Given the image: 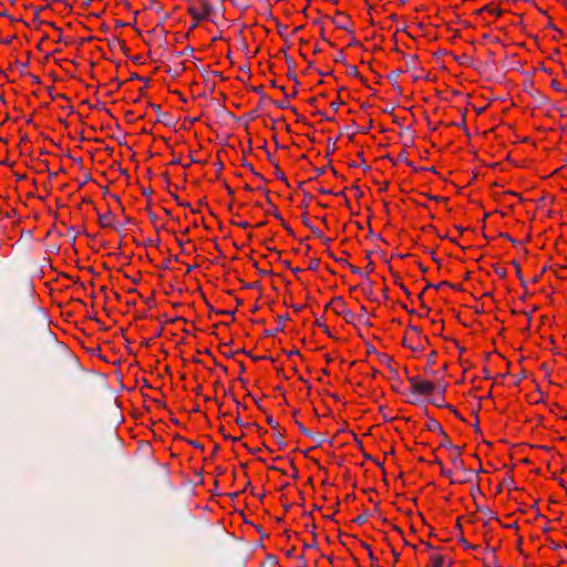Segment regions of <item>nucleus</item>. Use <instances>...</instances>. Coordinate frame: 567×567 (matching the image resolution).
<instances>
[{
  "mask_svg": "<svg viewBox=\"0 0 567 567\" xmlns=\"http://www.w3.org/2000/svg\"><path fill=\"white\" fill-rule=\"evenodd\" d=\"M275 175H276V177H277V178H279L280 181L286 182V184L288 185L287 177H286V175L284 174V172L278 167V165H276Z\"/></svg>",
  "mask_w": 567,
  "mask_h": 567,
  "instance_id": "412c9836",
  "label": "nucleus"
},
{
  "mask_svg": "<svg viewBox=\"0 0 567 567\" xmlns=\"http://www.w3.org/2000/svg\"><path fill=\"white\" fill-rule=\"evenodd\" d=\"M187 442H188L190 445H193L194 447H196V449H200V450H203V449H204L203 444H200L199 442H196V441H187Z\"/></svg>",
  "mask_w": 567,
  "mask_h": 567,
  "instance_id": "49530a36",
  "label": "nucleus"
},
{
  "mask_svg": "<svg viewBox=\"0 0 567 567\" xmlns=\"http://www.w3.org/2000/svg\"><path fill=\"white\" fill-rule=\"evenodd\" d=\"M296 424L298 429L308 437H311L317 441V445H321L323 442H326L327 437L323 433H312L309 431L301 422L296 421Z\"/></svg>",
  "mask_w": 567,
  "mask_h": 567,
  "instance_id": "20e7f679",
  "label": "nucleus"
},
{
  "mask_svg": "<svg viewBox=\"0 0 567 567\" xmlns=\"http://www.w3.org/2000/svg\"><path fill=\"white\" fill-rule=\"evenodd\" d=\"M409 382L413 392L420 395H429L435 390V385L431 381L422 380L417 377L409 378Z\"/></svg>",
  "mask_w": 567,
  "mask_h": 567,
  "instance_id": "f03ea898",
  "label": "nucleus"
},
{
  "mask_svg": "<svg viewBox=\"0 0 567 567\" xmlns=\"http://www.w3.org/2000/svg\"><path fill=\"white\" fill-rule=\"evenodd\" d=\"M186 52H193V49L190 47H187L183 52H179L177 55L183 56Z\"/></svg>",
  "mask_w": 567,
  "mask_h": 567,
  "instance_id": "680f3d73",
  "label": "nucleus"
},
{
  "mask_svg": "<svg viewBox=\"0 0 567 567\" xmlns=\"http://www.w3.org/2000/svg\"><path fill=\"white\" fill-rule=\"evenodd\" d=\"M477 511L482 512L488 519H496L495 513L487 506H476Z\"/></svg>",
  "mask_w": 567,
  "mask_h": 567,
  "instance_id": "4468645a",
  "label": "nucleus"
},
{
  "mask_svg": "<svg viewBox=\"0 0 567 567\" xmlns=\"http://www.w3.org/2000/svg\"><path fill=\"white\" fill-rule=\"evenodd\" d=\"M551 86H553L554 90H556L558 92H564L565 91V89L556 80L551 81Z\"/></svg>",
  "mask_w": 567,
  "mask_h": 567,
  "instance_id": "72a5a7b5",
  "label": "nucleus"
},
{
  "mask_svg": "<svg viewBox=\"0 0 567 567\" xmlns=\"http://www.w3.org/2000/svg\"><path fill=\"white\" fill-rule=\"evenodd\" d=\"M426 429L431 432H436L442 436V441L440 443V446L447 447L452 452L455 453V455L452 457V463L457 468H463V460L460 457L462 453V449L457 445L452 444L451 440L449 439L447 434L444 432L441 424L434 420L430 419L426 423Z\"/></svg>",
  "mask_w": 567,
  "mask_h": 567,
  "instance_id": "f257e3e1",
  "label": "nucleus"
},
{
  "mask_svg": "<svg viewBox=\"0 0 567 567\" xmlns=\"http://www.w3.org/2000/svg\"><path fill=\"white\" fill-rule=\"evenodd\" d=\"M339 104H342V102H341V101H340V102H332V103L330 104V106H331L334 111H337V110H338V105H339Z\"/></svg>",
  "mask_w": 567,
  "mask_h": 567,
  "instance_id": "338daca9",
  "label": "nucleus"
},
{
  "mask_svg": "<svg viewBox=\"0 0 567 567\" xmlns=\"http://www.w3.org/2000/svg\"><path fill=\"white\" fill-rule=\"evenodd\" d=\"M278 32L281 37H285V32L287 31L288 27L282 25L281 23H277Z\"/></svg>",
  "mask_w": 567,
  "mask_h": 567,
  "instance_id": "4c0bfd02",
  "label": "nucleus"
},
{
  "mask_svg": "<svg viewBox=\"0 0 567 567\" xmlns=\"http://www.w3.org/2000/svg\"><path fill=\"white\" fill-rule=\"evenodd\" d=\"M379 355H380L381 361H382L383 363H385V364L388 365V368H389V367H391V362H392V358H391V357H389V355H388V354H385V353H381V354H379Z\"/></svg>",
  "mask_w": 567,
  "mask_h": 567,
  "instance_id": "a878e982",
  "label": "nucleus"
},
{
  "mask_svg": "<svg viewBox=\"0 0 567 567\" xmlns=\"http://www.w3.org/2000/svg\"><path fill=\"white\" fill-rule=\"evenodd\" d=\"M369 558H370V560H371L372 565H373V566H377V561H378V559H377V557L373 555L372 550H370Z\"/></svg>",
  "mask_w": 567,
  "mask_h": 567,
  "instance_id": "de8ad7c7",
  "label": "nucleus"
},
{
  "mask_svg": "<svg viewBox=\"0 0 567 567\" xmlns=\"http://www.w3.org/2000/svg\"><path fill=\"white\" fill-rule=\"evenodd\" d=\"M502 485L506 486L507 488H513L514 487V480L512 477H506L502 482Z\"/></svg>",
  "mask_w": 567,
  "mask_h": 567,
  "instance_id": "cd10ccee",
  "label": "nucleus"
},
{
  "mask_svg": "<svg viewBox=\"0 0 567 567\" xmlns=\"http://www.w3.org/2000/svg\"><path fill=\"white\" fill-rule=\"evenodd\" d=\"M285 59H286V62H287L288 68H289V70H290V72L288 73V78H289L290 80H292V81L298 85V84H299V81H298V79H297V75L293 73V70H295V68H296V63H295V61H293L289 55H287V54L285 55Z\"/></svg>",
  "mask_w": 567,
  "mask_h": 567,
  "instance_id": "423d86ee",
  "label": "nucleus"
},
{
  "mask_svg": "<svg viewBox=\"0 0 567 567\" xmlns=\"http://www.w3.org/2000/svg\"><path fill=\"white\" fill-rule=\"evenodd\" d=\"M432 403L440 408H446L456 414V410L451 404H445L443 399H434L432 400Z\"/></svg>",
  "mask_w": 567,
  "mask_h": 567,
  "instance_id": "f3484780",
  "label": "nucleus"
},
{
  "mask_svg": "<svg viewBox=\"0 0 567 567\" xmlns=\"http://www.w3.org/2000/svg\"><path fill=\"white\" fill-rule=\"evenodd\" d=\"M373 266H374L373 261L370 260L369 265L367 266V275L373 271Z\"/></svg>",
  "mask_w": 567,
  "mask_h": 567,
  "instance_id": "5fc2aeb1",
  "label": "nucleus"
},
{
  "mask_svg": "<svg viewBox=\"0 0 567 567\" xmlns=\"http://www.w3.org/2000/svg\"><path fill=\"white\" fill-rule=\"evenodd\" d=\"M352 126L354 128H357V132H359V133H365L367 132L365 126H362V128H359L354 122L352 123Z\"/></svg>",
  "mask_w": 567,
  "mask_h": 567,
  "instance_id": "bf43d9fd",
  "label": "nucleus"
},
{
  "mask_svg": "<svg viewBox=\"0 0 567 567\" xmlns=\"http://www.w3.org/2000/svg\"><path fill=\"white\" fill-rule=\"evenodd\" d=\"M113 42H116L118 48L123 51L124 54H127V47L125 45L124 41L120 40L118 38H113Z\"/></svg>",
  "mask_w": 567,
  "mask_h": 567,
  "instance_id": "5701e85b",
  "label": "nucleus"
},
{
  "mask_svg": "<svg viewBox=\"0 0 567 567\" xmlns=\"http://www.w3.org/2000/svg\"><path fill=\"white\" fill-rule=\"evenodd\" d=\"M483 10H488L491 13L496 14V16H501L503 13V11L501 9H498V8L492 9L489 6H485L482 9V11Z\"/></svg>",
  "mask_w": 567,
  "mask_h": 567,
  "instance_id": "c756f323",
  "label": "nucleus"
},
{
  "mask_svg": "<svg viewBox=\"0 0 567 567\" xmlns=\"http://www.w3.org/2000/svg\"><path fill=\"white\" fill-rule=\"evenodd\" d=\"M258 285H259V282L256 281V282H252V284H245L244 287L248 288V289H254V288H258Z\"/></svg>",
  "mask_w": 567,
  "mask_h": 567,
  "instance_id": "09e8293b",
  "label": "nucleus"
},
{
  "mask_svg": "<svg viewBox=\"0 0 567 567\" xmlns=\"http://www.w3.org/2000/svg\"><path fill=\"white\" fill-rule=\"evenodd\" d=\"M331 302L339 305V308L333 309L336 315L342 316L348 323L353 322L355 316L351 310H349L346 307V303L343 302L341 297H334Z\"/></svg>",
  "mask_w": 567,
  "mask_h": 567,
  "instance_id": "7ed1b4c3",
  "label": "nucleus"
},
{
  "mask_svg": "<svg viewBox=\"0 0 567 567\" xmlns=\"http://www.w3.org/2000/svg\"><path fill=\"white\" fill-rule=\"evenodd\" d=\"M334 61H336V62H340V63H343V62H344V55H343L342 51H340V52L338 53V55L336 56Z\"/></svg>",
  "mask_w": 567,
  "mask_h": 567,
  "instance_id": "37998d69",
  "label": "nucleus"
},
{
  "mask_svg": "<svg viewBox=\"0 0 567 567\" xmlns=\"http://www.w3.org/2000/svg\"><path fill=\"white\" fill-rule=\"evenodd\" d=\"M251 90H252L254 92H256V93H257V95H260V96H261V99H266V97H267V96H266V94H265V92H264L262 86H254V87H251Z\"/></svg>",
  "mask_w": 567,
  "mask_h": 567,
  "instance_id": "2f4dec72",
  "label": "nucleus"
},
{
  "mask_svg": "<svg viewBox=\"0 0 567 567\" xmlns=\"http://www.w3.org/2000/svg\"><path fill=\"white\" fill-rule=\"evenodd\" d=\"M274 104H275L277 107H279V109H282V110H284V109H290V110H292L293 112H296V109H295V107H292V106H290V105H288V103H286V102H278V101H274Z\"/></svg>",
  "mask_w": 567,
  "mask_h": 567,
  "instance_id": "393cba45",
  "label": "nucleus"
},
{
  "mask_svg": "<svg viewBox=\"0 0 567 567\" xmlns=\"http://www.w3.org/2000/svg\"><path fill=\"white\" fill-rule=\"evenodd\" d=\"M429 198L432 200H436V202H439V200L446 202L447 200V198H445V197H437V196H429Z\"/></svg>",
  "mask_w": 567,
  "mask_h": 567,
  "instance_id": "6e6d98bb",
  "label": "nucleus"
},
{
  "mask_svg": "<svg viewBox=\"0 0 567 567\" xmlns=\"http://www.w3.org/2000/svg\"><path fill=\"white\" fill-rule=\"evenodd\" d=\"M188 13L192 16V18L195 20V27L198 22L206 20L205 14H202L200 11H198L194 6H189L187 9Z\"/></svg>",
  "mask_w": 567,
  "mask_h": 567,
  "instance_id": "6e6552de",
  "label": "nucleus"
},
{
  "mask_svg": "<svg viewBox=\"0 0 567 567\" xmlns=\"http://www.w3.org/2000/svg\"><path fill=\"white\" fill-rule=\"evenodd\" d=\"M317 114H319V115L322 117V120L331 121V118H330V117H328V116H327L323 112H321V111H318V112H317Z\"/></svg>",
  "mask_w": 567,
  "mask_h": 567,
  "instance_id": "0e129e2a",
  "label": "nucleus"
},
{
  "mask_svg": "<svg viewBox=\"0 0 567 567\" xmlns=\"http://www.w3.org/2000/svg\"><path fill=\"white\" fill-rule=\"evenodd\" d=\"M481 488L480 486H473L472 489H471V495L473 496V498L476 497V495L481 494Z\"/></svg>",
  "mask_w": 567,
  "mask_h": 567,
  "instance_id": "a19ab883",
  "label": "nucleus"
},
{
  "mask_svg": "<svg viewBox=\"0 0 567 567\" xmlns=\"http://www.w3.org/2000/svg\"><path fill=\"white\" fill-rule=\"evenodd\" d=\"M398 162H403L405 163L406 165L409 166H412L414 171H416V168L413 166L412 162L408 161V158L405 157V152H401L400 155L398 156Z\"/></svg>",
  "mask_w": 567,
  "mask_h": 567,
  "instance_id": "aec40b11",
  "label": "nucleus"
},
{
  "mask_svg": "<svg viewBox=\"0 0 567 567\" xmlns=\"http://www.w3.org/2000/svg\"><path fill=\"white\" fill-rule=\"evenodd\" d=\"M501 237L509 240L513 245H518V241L515 240L514 238H512L508 234H505V233H501L499 234Z\"/></svg>",
  "mask_w": 567,
  "mask_h": 567,
  "instance_id": "e433bc0d",
  "label": "nucleus"
},
{
  "mask_svg": "<svg viewBox=\"0 0 567 567\" xmlns=\"http://www.w3.org/2000/svg\"><path fill=\"white\" fill-rule=\"evenodd\" d=\"M99 223L102 227H112L113 226V215L111 212L106 214L99 215Z\"/></svg>",
  "mask_w": 567,
  "mask_h": 567,
  "instance_id": "0eeeda50",
  "label": "nucleus"
},
{
  "mask_svg": "<svg viewBox=\"0 0 567 567\" xmlns=\"http://www.w3.org/2000/svg\"><path fill=\"white\" fill-rule=\"evenodd\" d=\"M402 73V70H395V71H392L389 75H388V79L393 82V83H396V80L399 78V75Z\"/></svg>",
  "mask_w": 567,
  "mask_h": 567,
  "instance_id": "4be33fe9",
  "label": "nucleus"
},
{
  "mask_svg": "<svg viewBox=\"0 0 567 567\" xmlns=\"http://www.w3.org/2000/svg\"><path fill=\"white\" fill-rule=\"evenodd\" d=\"M288 319V315L286 316H277V320L282 323L284 321H286Z\"/></svg>",
  "mask_w": 567,
  "mask_h": 567,
  "instance_id": "e2e57ef3",
  "label": "nucleus"
},
{
  "mask_svg": "<svg viewBox=\"0 0 567 567\" xmlns=\"http://www.w3.org/2000/svg\"><path fill=\"white\" fill-rule=\"evenodd\" d=\"M413 342H414V340H412V339H408V338L405 337V338L403 339V341H402V344H403L404 347H408V348H409V344H413Z\"/></svg>",
  "mask_w": 567,
  "mask_h": 567,
  "instance_id": "8fccbe9b",
  "label": "nucleus"
},
{
  "mask_svg": "<svg viewBox=\"0 0 567 567\" xmlns=\"http://www.w3.org/2000/svg\"><path fill=\"white\" fill-rule=\"evenodd\" d=\"M423 341H424L423 338L422 339H417V341H414L413 344H409V348L412 351H422V350H424Z\"/></svg>",
  "mask_w": 567,
  "mask_h": 567,
  "instance_id": "a211bd4d",
  "label": "nucleus"
},
{
  "mask_svg": "<svg viewBox=\"0 0 567 567\" xmlns=\"http://www.w3.org/2000/svg\"><path fill=\"white\" fill-rule=\"evenodd\" d=\"M142 194H143L144 196H151V194H152V189H151V188H143Z\"/></svg>",
  "mask_w": 567,
  "mask_h": 567,
  "instance_id": "052dcab7",
  "label": "nucleus"
},
{
  "mask_svg": "<svg viewBox=\"0 0 567 567\" xmlns=\"http://www.w3.org/2000/svg\"><path fill=\"white\" fill-rule=\"evenodd\" d=\"M444 286H450V282H447V281H442V282H440V284H437V285L435 286V289H439V288L444 287Z\"/></svg>",
  "mask_w": 567,
  "mask_h": 567,
  "instance_id": "69168bd1",
  "label": "nucleus"
},
{
  "mask_svg": "<svg viewBox=\"0 0 567 567\" xmlns=\"http://www.w3.org/2000/svg\"><path fill=\"white\" fill-rule=\"evenodd\" d=\"M389 369H390V371H391V375H392L393 378H398V371H396L395 369H393V368H392V365H391V367H389Z\"/></svg>",
  "mask_w": 567,
  "mask_h": 567,
  "instance_id": "774afa93",
  "label": "nucleus"
},
{
  "mask_svg": "<svg viewBox=\"0 0 567 567\" xmlns=\"http://www.w3.org/2000/svg\"><path fill=\"white\" fill-rule=\"evenodd\" d=\"M276 439H277V443L279 445V449L286 447L287 443L284 441V437H282V435L279 432H276Z\"/></svg>",
  "mask_w": 567,
  "mask_h": 567,
  "instance_id": "bb28decb",
  "label": "nucleus"
},
{
  "mask_svg": "<svg viewBox=\"0 0 567 567\" xmlns=\"http://www.w3.org/2000/svg\"><path fill=\"white\" fill-rule=\"evenodd\" d=\"M148 105L157 113V122H162L168 125L166 121V118L169 116L168 113H162L161 106L158 104L150 103Z\"/></svg>",
  "mask_w": 567,
  "mask_h": 567,
  "instance_id": "1a4fd4ad",
  "label": "nucleus"
},
{
  "mask_svg": "<svg viewBox=\"0 0 567 567\" xmlns=\"http://www.w3.org/2000/svg\"><path fill=\"white\" fill-rule=\"evenodd\" d=\"M319 267V259H311L309 262V269L316 270Z\"/></svg>",
  "mask_w": 567,
  "mask_h": 567,
  "instance_id": "c9c22d12",
  "label": "nucleus"
},
{
  "mask_svg": "<svg viewBox=\"0 0 567 567\" xmlns=\"http://www.w3.org/2000/svg\"><path fill=\"white\" fill-rule=\"evenodd\" d=\"M271 214L275 216V218H277L278 220H282V216L280 215V213L277 210V209H274L271 212Z\"/></svg>",
  "mask_w": 567,
  "mask_h": 567,
  "instance_id": "864d4df0",
  "label": "nucleus"
},
{
  "mask_svg": "<svg viewBox=\"0 0 567 567\" xmlns=\"http://www.w3.org/2000/svg\"><path fill=\"white\" fill-rule=\"evenodd\" d=\"M198 2L202 9L200 12L205 14V19H208L217 12V9L208 0H198Z\"/></svg>",
  "mask_w": 567,
  "mask_h": 567,
  "instance_id": "39448f33",
  "label": "nucleus"
},
{
  "mask_svg": "<svg viewBox=\"0 0 567 567\" xmlns=\"http://www.w3.org/2000/svg\"><path fill=\"white\" fill-rule=\"evenodd\" d=\"M329 256L332 257L337 262H339L342 266H348L349 261L343 258H337L331 251H329Z\"/></svg>",
  "mask_w": 567,
  "mask_h": 567,
  "instance_id": "7c9ffc66",
  "label": "nucleus"
},
{
  "mask_svg": "<svg viewBox=\"0 0 567 567\" xmlns=\"http://www.w3.org/2000/svg\"><path fill=\"white\" fill-rule=\"evenodd\" d=\"M236 225H238L239 227L246 229V228H249L250 225L247 223V221H240V223H237Z\"/></svg>",
  "mask_w": 567,
  "mask_h": 567,
  "instance_id": "4d7b16f0",
  "label": "nucleus"
},
{
  "mask_svg": "<svg viewBox=\"0 0 567 567\" xmlns=\"http://www.w3.org/2000/svg\"><path fill=\"white\" fill-rule=\"evenodd\" d=\"M352 126L354 128H357V132H359V133H365L367 132L365 126H362V128H359L354 122L352 123Z\"/></svg>",
  "mask_w": 567,
  "mask_h": 567,
  "instance_id": "13d9d810",
  "label": "nucleus"
},
{
  "mask_svg": "<svg viewBox=\"0 0 567 567\" xmlns=\"http://www.w3.org/2000/svg\"><path fill=\"white\" fill-rule=\"evenodd\" d=\"M367 520H368V514H367V513H363L362 515H359L358 517H355V518L353 519V523L359 524V525H362V524H364Z\"/></svg>",
  "mask_w": 567,
  "mask_h": 567,
  "instance_id": "b1692460",
  "label": "nucleus"
},
{
  "mask_svg": "<svg viewBox=\"0 0 567 567\" xmlns=\"http://www.w3.org/2000/svg\"><path fill=\"white\" fill-rule=\"evenodd\" d=\"M281 225H282V227H284V228H285V229H286L290 235H292V234H293V231H292V229L290 228V226H289V225H288L284 219L281 220Z\"/></svg>",
  "mask_w": 567,
  "mask_h": 567,
  "instance_id": "a18cd8bd",
  "label": "nucleus"
},
{
  "mask_svg": "<svg viewBox=\"0 0 567 567\" xmlns=\"http://www.w3.org/2000/svg\"><path fill=\"white\" fill-rule=\"evenodd\" d=\"M302 223H303V225H305L306 227H308V228H309V229L315 234V236H316V237H318V238H322V233H321L318 228H316V227L313 226V224H311V221H310V220H309V218L307 217V214H303V215H302Z\"/></svg>",
  "mask_w": 567,
  "mask_h": 567,
  "instance_id": "9d476101",
  "label": "nucleus"
},
{
  "mask_svg": "<svg viewBox=\"0 0 567 567\" xmlns=\"http://www.w3.org/2000/svg\"><path fill=\"white\" fill-rule=\"evenodd\" d=\"M495 272L501 277L504 278L506 276V269L501 267H495Z\"/></svg>",
  "mask_w": 567,
  "mask_h": 567,
  "instance_id": "ea45409f",
  "label": "nucleus"
},
{
  "mask_svg": "<svg viewBox=\"0 0 567 567\" xmlns=\"http://www.w3.org/2000/svg\"><path fill=\"white\" fill-rule=\"evenodd\" d=\"M348 73L352 76H360L358 68L355 65H348Z\"/></svg>",
  "mask_w": 567,
  "mask_h": 567,
  "instance_id": "c85d7f7f",
  "label": "nucleus"
},
{
  "mask_svg": "<svg viewBox=\"0 0 567 567\" xmlns=\"http://www.w3.org/2000/svg\"><path fill=\"white\" fill-rule=\"evenodd\" d=\"M350 21V18L344 16L343 21H337L332 20V22L336 24L337 28L349 31L348 22Z\"/></svg>",
  "mask_w": 567,
  "mask_h": 567,
  "instance_id": "dca6fc26",
  "label": "nucleus"
},
{
  "mask_svg": "<svg viewBox=\"0 0 567 567\" xmlns=\"http://www.w3.org/2000/svg\"><path fill=\"white\" fill-rule=\"evenodd\" d=\"M267 422L274 430H277L279 426V424L272 419V416H268Z\"/></svg>",
  "mask_w": 567,
  "mask_h": 567,
  "instance_id": "f704fd0d",
  "label": "nucleus"
},
{
  "mask_svg": "<svg viewBox=\"0 0 567 567\" xmlns=\"http://www.w3.org/2000/svg\"><path fill=\"white\" fill-rule=\"evenodd\" d=\"M347 267H349V268H350V270H351L353 274H355V275H362V271H361V269H360L359 267L353 266V265H351L350 262H349V265H348Z\"/></svg>",
  "mask_w": 567,
  "mask_h": 567,
  "instance_id": "58836bf2",
  "label": "nucleus"
},
{
  "mask_svg": "<svg viewBox=\"0 0 567 567\" xmlns=\"http://www.w3.org/2000/svg\"><path fill=\"white\" fill-rule=\"evenodd\" d=\"M409 329H410L412 332H414V333L416 334V339H422V338H423V339H424V342H425V343H429V338H427V337L422 336V333H421V331H420V329H419L417 327H415V326H410V327H409Z\"/></svg>",
  "mask_w": 567,
  "mask_h": 567,
  "instance_id": "6ab92c4d",
  "label": "nucleus"
},
{
  "mask_svg": "<svg viewBox=\"0 0 567 567\" xmlns=\"http://www.w3.org/2000/svg\"><path fill=\"white\" fill-rule=\"evenodd\" d=\"M363 456L365 460H370V461H373L377 465L381 466L382 464L377 462L371 455L367 454V453H363Z\"/></svg>",
  "mask_w": 567,
  "mask_h": 567,
  "instance_id": "603ef678",
  "label": "nucleus"
},
{
  "mask_svg": "<svg viewBox=\"0 0 567 567\" xmlns=\"http://www.w3.org/2000/svg\"><path fill=\"white\" fill-rule=\"evenodd\" d=\"M316 324L322 328L326 333L330 334V331L326 324L321 323L319 320L316 321Z\"/></svg>",
  "mask_w": 567,
  "mask_h": 567,
  "instance_id": "c03bdc74",
  "label": "nucleus"
},
{
  "mask_svg": "<svg viewBox=\"0 0 567 567\" xmlns=\"http://www.w3.org/2000/svg\"><path fill=\"white\" fill-rule=\"evenodd\" d=\"M455 60L462 65L473 66V60L466 54L455 56Z\"/></svg>",
  "mask_w": 567,
  "mask_h": 567,
  "instance_id": "2eb2a0df",
  "label": "nucleus"
},
{
  "mask_svg": "<svg viewBox=\"0 0 567 567\" xmlns=\"http://www.w3.org/2000/svg\"><path fill=\"white\" fill-rule=\"evenodd\" d=\"M284 330V326H279L278 328H276L275 330H266L265 333L266 336H269V337H272L275 336L278 331H282Z\"/></svg>",
  "mask_w": 567,
  "mask_h": 567,
  "instance_id": "473e14b6",
  "label": "nucleus"
},
{
  "mask_svg": "<svg viewBox=\"0 0 567 567\" xmlns=\"http://www.w3.org/2000/svg\"><path fill=\"white\" fill-rule=\"evenodd\" d=\"M406 66L409 70L417 69V55H405Z\"/></svg>",
  "mask_w": 567,
  "mask_h": 567,
  "instance_id": "ddd939ff",
  "label": "nucleus"
},
{
  "mask_svg": "<svg viewBox=\"0 0 567 567\" xmlns=\"http://www.w3.org/2000/svg\"><path fill=\"white\" fill-rule=\"evenodd\" d=\"M244 166L248 167L256 176L261 177L257 172H255L252 165L250 163H244Z\"/></svg>",
  "mask_w": 567,
  "mask_h": 567,
  "instance_id": "3c124183",
  "label": "nucleus"
},
{
  "mask_svg": "<svg viewBox=\"0 0 567 567\" xmlns=\"http://www.w3.org/2000/svg\"><path fill=\"white\" fill-rule=\"evenodd\" d=\"M460 543L463 545V547H464L465 549H467V548H475L473 545H471L470 543H467L463 537H462V538H460Z\"/></svg>",
  "mask_w": 567,
  "mask_h": 567,
  "instance_id": "79ce46f5",
  "label": "nucleus"
},
{
  "mask_svg": "<svg viewBox=\"0 0 567 567\" xmlns=\"http://www.w3.org/2000/svg\"><path fill=\"white\" fill-rule=\"evenodd\" d=\"M431 561L433 567H449V565L445 566V558L442 555H432Z\"/></svg>",
  "mask_w": 567,
  "mask_h": 567,
  "instance_id": "9b49d317",
  "label": "nucleus"
},
{
  "mask_svg": "<svg viewBox=\"0 0 567 567\" xmlns=\"http://www.w3.org/2000/svg\"><path fill=\"white\" fill-rule=\"evenodd\" d=\"M440 468H441V474H442L443 476L450 477V480H451V483H452V484H455V483L461 484V483L470 482V481H471V478H470V477H466L465 480H458V481H455V480H453V478H452V473H451V471L445 470V468H444V465H443V466H441Z\"/></svg>",
  "mask_w": 567,
  "mask_h": 567,
  "instance_id": "f8f14e48",
  "label": "nucleus"
}]
</instances>
